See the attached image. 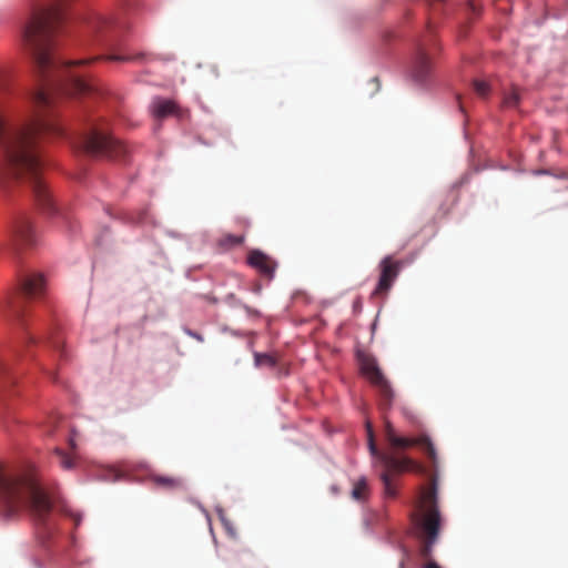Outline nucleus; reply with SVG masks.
I'll list each match as a JSON object with an SVG mask.
<instances>
[{
    "instance_id": "nucleus-18",
    "label": "nucleus",
    "mask_w": 568,
    "mask_h": 568,
    "mask_svg": "<svg viewBox=\"0 0 568 568\" xmlns=\"http://www.w3.org/2000/svg\"><path fill=\"white\" fill-rule=\"evenodd\" d=\"M53 456L57 458L60 467L63 469H72L75 465L74 458L60 448L54 449Z\"/></svg>"
},
{
    "instance_id": "nucleus-1",
    "label": "nucleus",
    "mask_w": 568,
    "mask_h": 568,
    "mask_svg": "<svg viewBox=\"0 0 568 568\" xmlns=\"http://www.w3.org/2000/svg\"><path fill=\"white\" fill-rule=\"evenodd\" d=\"M32 114L23 123L8 122L0 114V149L3 154L0 184L28 183L38 205L47 212L55 206L42 178L43 162L39 143L45 135L63 136V128L55 121L54 97L39 88L31 93Z\"/></svg>"
},
{
    "instance_id": "nucleus-11",
    "label": "nucleus",
    "mask_w": 568,
    "mask_h": 568,
    "mask_svg": "<svg viewBox=\"0 0 568 568\" xmlns=\"http://www.w3.org/2000/svg\"><path fill=\"white\" fill-rule=\"evenodd\" d=\"M247 263L250 266L260 272V274L272 280L277 267V263L267 254L260 250H251L247 254Z\"/></svg>"
},
{
    "instance_id": "nucleus-4",
    "label": "nucleus",
    "mask_w": 568,
    "mask_h": 568,
    "mask_svg": "<svg viewBox=\"0 0 568 568\" xmlns=\"http://www.w3.org/2000/svg\"><path fill=\"white\" fill-rule=\"evenodd\" d=\"M74 144L90 155L122 159L126 154V148L112 136L104 125L94 124L87 133L77 138Z\"/></svg>"
},
{
    "instance_id": "nucleus-10",
    "label": "nucleus",
    "mask_w": 568,
    "mask_h": 568,
    "mask_svg": "<svg viewBox=\"0 0 568 568\" xmlns=\"http://www.w3.org/2000/svg\"><path fill=\"white\" fill-rule=\"evenodd\" d=\"M385 438L394 448H406L414 445H419L425 449L429 458L433 460L436 458L434 445L428 437H420L418 439L399 437L396 435L393 425L388 420L385 422Z\"/></svg>"
},
{
    "instance_id": "nucleus-24",
    "label": "nucleus",
    "mask_w": 568,
    "mask_h": 568,
    "mask_svg": "<svg viewBox=\"0 0 568 568\" xmlns=\"http://www.w3.org/2000/svg\"><path fill=\"white\" fill-rule=\"evenodd\" d=\"M6 77V71L0 68V89L4 87Z\"/></svg>"
},
{
    "instance_id": "nucleus-19",
    "label": "nucleus",
    "mask_w": 568,
    "mask_h": 568,
    "mask_svg": "<svg viewBox=\"0 0 568 568\" xmlns=\"http://www.w3.org/2000/svg\"><path fill=\"white\" fill-rule=\"evenodd\" d=\"M244 242V235L226 234L220 240V244L226 247L241 245Z\"/></svg>"
},
{
    "instance_id": "nucleus-21",
    "label": "nucleus",
    "mask_w": 568,
    "mask_h": 568,
    "mask_svg": "<svg viewBox=\"0 0 568 568\" xmlns=\"http://www.w3.org/2000/svg\"><path fill=\"white\" fill-rule=\"evenodd\" d=\"M255 364L257 366H270L276 365V359L268 354H255Z\"/></svg>"
},
{
    "instance_id": "nucleus-8",
    "label": "nucleus",
    "mask_w": 568,
    "mask_h": 568,
    "mask_svg": "<svg viewBox=\"0 0 568 568\" xmlns=\"http://www.w3.org/2000/svg\"><path fill=\"white\" fill-rule=\"evenodd\" d=\"M36 243V234L31 223L21 217L16 222L7 243L8 248L18 254L22 247L31 246Z\"/></svg>"
},
{
    "instance_id": "nucleus-23",
    "label": "nucleus",
    "mask_w": 568,
    "mask_h": 568,
    "mask_svg": "<svg viewBox=\"0 0 568 568\" xmlns=\"http://www.w3.org/2000/svg\"><path fill=\"white\" fill-rule=\"evenodd\" d=\"M434 12L437 11V9L444 4L445 0H424Z\"/></svg>"
},
{
    "instance_id": "nucleus-15",
    "label": "nucleus",
    "mask_w": 568,
    "mask_h": 568,
    "mask_svg": "<svg viewBox=\"0 0 568 568\" xmlns=\"http://www.w3.org/2000/svg\"><path fill=\"white\" fill-rule=\"evenodd\" d=\"M175 111H176V105L171 100L155 99L152 102V112H153V115L158 119H163L165 116L174 114Z\"/></svg>"
},
{
    "instance_id": "nucleus-12",
    "label": "nucleus",
    "mask_w": 568,
    "mask_h": 568,
    "mask_svg": "<svg viewBox=\"0 0 568 568\" xmlns=\"http://www.w3.org/2000/svg\"><path fill=\"white\" fill-rule=\"evenodd\" d=\"M432 71V63L424 45H419L413 62L412 73L417 82L428 79Z\"/></svg>"
},
{
    "instance_id": "nucleus-9",
    "label": "nucleus",
    "mask_w": 568,
    "mask_h": 568,
    "mask_svg": "<svg viewBox=\"0 0 568 568\" xmlns=\"http://www.w3.org/2000/svg\"><path fill=\"white\" fill-rule=\"evenodd\" d=\"M402 268V262L395 261L392 256L384 257L379 263L381 275L378 283L373 292V296H382L393 286Z\"/></svg>"
},
{
    "instance_id": "nucleus-5",
    "label": "nucleus",
    "mask_w": 568,
    "mask_h": 568,
    "mask_svg": "<svg viewBox=\"0 0 568 568\" xmlns=\"http://www.w3.org/2000/svg\"><path fill=\"white\" fill-rule=\"evenodd\" d=\"M368 448L373 457H375L384 467L381 479L384 485V493L387 497L394 498L396 489L392 481V475L408 469L413 462L407 457H399L393 453L381 452L376 445L372 424L366 422Z\"/></svg>"
},
{
    "instance_id": "nucleus-22",
    "label": "nucleus",
    "mask_w": 568,
    "mask_h": 568,
    "mask_svg": "<svg viewBox=\"0 0 568 568\" xmlns=\"http://www.w3.org/2000/svg\"><path fill=\"white\" fill-rule=\"evenodd\" d=\"M473 87L475 92L481 98H486L489 94V85L483 80H475Z\"/></svg>"
},
{
    "instance_id": "nucleus-26",
    "label": "nucleus",
    "mask_w": 568,
    "mask_h": 568,
    "mask_svg": "<svg viewBox=\"0 0 568 568\" xmlns=\"http://www.w3.org/2000/svg\"><path fill=\"white\" fill-rule=\"evenodd\" d=\"M50 343H51V345H52L54 348H57V338H55V337H51V338H50Z\"/></svg>"
},
{
    "instance_id": "nucleus-14",
    "label": "nucleus",
    "mask_w": 568,
    "mask_h": 568,
    "mask_svg": "<svg viewBox=\"0 0 568 568\" xmlns=\"http://www.w3.org/2000/svg\"><path fill=\"white\" fill-rule=\"evenodd\" d=\"M89 27L92 31L106 39L115 37L118 31L121 29L115 20L102 16L91 18Z\"/></svg>"
},
{
    "instance_id": "nucleus-2",
    "label": "nucleus",
    "mask_w": 568,
    "mask_h": 568,
    "mask_svg": "<svg viewBox=\"0 0 568 568\" xmlns=\"http://www.w3.org/2000/svg\"><path fill=\"white\" fill-rule=\"evenodd\" d=\"M24 511L43 523L51 511V503L40 487L33 469L0 465L1 515L14 518Z\"/></svg>"
},
{
    "instance_id": "nucleus-25",
    "label": "nucleus",
    "mask_w": 568,
    "mask_h": 568,
    "mask_svg": "<svg viewBox=\"0 0 568 568\" xmlns=\"http://www.w3.org/2000/svg\"><path fill=\"white\" fill-rule=\"evenodd\" d=\"M408 556V552L406 549H404V558L399 561L398 568H405V561Z\"/></svg>"
},
{
    "instance_id": "nucleus-27",
    "label": "nucleus",
    "mask_w": 568,
    "mask_h": 568,
    "mask_svg": "<svg viewBox=\"0 0 568 568\" xmlns=\"http://www.w3.org/2000/svg\"><path fill=\"white\" fill-rule=\"evenodd\" d=\"M27 341H28V342H30V343H32V342L34 341V339H33V336L28 335V336H27Z\"/></svg>"
},
{
    "instance_id": "nucleus-6",
    "label": "nucleus",
    "mask_w": 568,
    "mask_h": 568,
    "mask_svg": "<svg viewBox=\"0 0 568 568\" xmlns=\"http://www.w3.org/2000/svg\"><path fill=\"white\" fill-rule=\"evenodd\" d=\"M45 290V281L42 274L29 273L21 278L20 292L7 303L8 312L21 324L23 303L29 298L40 297Z\"/></svg>"
},
{
    "instance_id": "nucleus-16",
    "label": "nucleus",
    "mask_w": 568,
    "mask_h": 568,
    "mask_svg": "<svg viewBox=\"0 0 568 568\" xmlns=\"http://www.w3.org/2000/svg\"><path fill=\"white\" fill-rule=\"evenodd\" d=\"M520 102V93L519 89L513 85L509 91L504 93L503 98V106L507 109L517 108Z\"/></svg>"
},
{
    "instance_id": "nucleus-20",
    "label": "nucleus",
    "mask_w": 568,
    "mask_h": 568,
    "mask_svg": "<svg viewBox=\"0 0 568 568\" xmlns=\"http://www.w3.org/2000/svg\"><path fill=\"white\" fill-rule=\"evenodd\" d=\"M13 358H0V376L3 378H12Z\"/></svg>"
},
{
    "instance_id": "nucleus-17",
    "label": "nucleus",
    "mask_w": 568,
    "mask_h": 568,
    "mask_svg": "<svg viewBox=\"0 0 568 568\" xmlns=\"http://www.w3.org/2000/svg\"><path fill=\"white\" fill-rule=\"evenodd\" d=\"M368 496V484L366 478H359L353 485L352 497L355 500L362 501L365 500Z\"/></svg>"
},
{
    "instance_id": "nucleus-13",
    "label": "nucleus",
    "mask_w": 568,
    "mask_h": 568,
    "mask_svg": "<svg viewBox=\"0 0 568 568\" xmlns=\"http://www.w3.org/2000/svg\"><path fill=\"white\" fill-rule=\"evenodd\" d=\"M149 479L154 488L164 491H179L185 489V480L181 476L151 474Z\"/></svg>"
},
{
    "instance_id": "nucleus-7",
    "label": "nucleus",
    "mask_w": 568,
    "mask_h": 568,
    "mask_svg": "<svg viewBox=\"0 0 568 568\" xmlns=\"http://www.w3.org/2000/svg\"><path fill=\"white\" fill-rule=\"evenodd\" d=\"M361 371L369 383L377 388L381 408L383 410L389 409L395 397L394 390L378 367L376 359L372 356H363L361 358Z\"/></svg>"
},
{
    "instance_id": "nucleus-3",
    "label": "nucleus",
    "mask_w": 568,
    "mask_h": 568,
    "mask_svg": "<svg viewBox=\"0 0 568 568\" xmlns=\"http://www.w3.org/2000/svg\"><path fill=\"white\" fill-rule=\"evenodd\" d=\"M409 517L413 534L419 540V556L427 560L423 568H442L433 560L434 546L438 541L443 525L435 479H432L428 487L422 489Z\"/></svg>"
}]
</instances>
